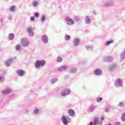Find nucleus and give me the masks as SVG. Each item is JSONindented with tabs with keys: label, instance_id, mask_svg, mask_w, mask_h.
<instances>
[{
	"label": "nucleus",
	"instance_id": "f704fd0d",
	"mask_svg": "<svg viewBox=\"0 0 125 125\" xmlns=\"http://www.w3.org/2000/svg\"><path fill=\"white\" fill-rule=\"evenodd\" d=\"M65 41H69V40H70V36L68 35H66L65 36Z\"/></svg>",
	"mask_w": 125,
	"mask_h": 125
},
{
	"label": "nucleus",
	"instance_id": "bb28decb",
	"mask_svg": "<svg viewBox=\"0 0 125 125\" xmlns=\"http://www.w3.org/2000/svg\"><path fill=\"white\" fill-rule=\"evenodd\" d=\"M57 81H58V79L57 78H54V79H52L51 80V83H56V82H57Z\"/></svg>",
	"mask_w": 125,
	"mask_h": 125
},
{
	"label": "nucleus",
	"instance_id": "6ab92c4d",
	"mask_svg": "<svg viewBox=\"0 0 125 125\" xmlns=\"http://www.w3.org/2000/svg\"><path fill=\"white\" fill-rule=\"evenodd\" d=\"M95 110V106L94 105H91L89 107V112L90 113H92V112H94V110Z\"/></svg>",
	"mask_w": 125,
	"mask_h": 125
},
{
	"label": "nucleus",
	"instance_id": "a878e982",
	"mask_svg": "<svg viewBox=\"0 0 125 125\" xmlns=\"http://www.w3.org/2000/svg\"><path fill=\"white\" fill-rule=\"evenodd\" d=\"M74 19L76 22H80V21H81V18L77 16L74 17Z\"/></svg>",
	"mask_w": 125,
	"mask_h": 125
},
{
	"label": "nucleus",
	"instance_id": "473e14b6",
	"mask_svg": "<svg viewBox=\"0 0 125 125\" xmlns=\"http://www.w3.org/2000/svg\"><path fill=\"white\" fill-rule=\"evenodd\" d=\"M41 21L42 22H44L45 21V15H43L42 17H41Z\"/></svg>",
	"mask_w": 125,
	"mask_h": 125
},
{
	"label": "nucleus",
	"instance_id": "58836bf2",
	"mask_svg": "<svg viewBox=\"0 0 125 125\" xmlns=\"http://www.w3.org/2000/svg\"><path fill=\"white\" fill-rule=\"evenodd\" d=\"M4 81V77L3 76H0V82Z\"/></svg>",
	"mask_w": 125,
	"mask_h": 125
},
{
	"label": "nucleus",
	"instance_id": "f03ea898",
	"mask_svg": "<svg viewBox=\"0 0 125 125\" xmlns=\"http://www.w3.org/2000/svg\"><path fill=\"white\" fill-rule=\"evenodd\" d=\"M62 121L63 124V125H67L69 123H71L72 122V120L68 117L63 116L62 118Z\"/></svg>",
	"mask_w": 125,
	"mask_h": 125
},
{
	"label": "nucleus",
	"instance_id": "b1692460",
	"mask_svg": "<svg viewBox=\"0 0 125 125\" xmlns=\"http://www.w3.org/2000/svg\"><path fill=\"white\" fill-rule=\"evenodd\" d=\"M85 47L87 50H89V49L90 50H92V49H93V46H90L89 45H86Z\"/></svg>",
	"mask_w": 125,
	"mask_h": 125
},
{
	"label": "nucleus",
	"instance_id": "2eb2a0df",
	"mask_svg": "<svg viewBox=\"0 0 125 125\" xmlns=\"http://www.w3.org/2000/svg\"><path fill=\"white\" fill-rule=\"evenodd\" d=\"M21 44L23 46H28L29 42L25 39H22L21 40Z\"/></svg>",
	"mask_w": 125,
	"mask_h": 125
},
{
	"label": "nucleus",
	"instance_id": "f8f14e48",
	"mask_svg": "<svg viewBox=\"0 0 125 125\" xmlns=\"http://www.w3.org/2000/svg\"><path fill=\"white\" fill-rule=\"evenodd\" d=\"M17 74L19 77H23L25 75V71L23 70L19 69L17 71Z\"/></svg>",
	"mask_w": 125,
	"mask_h": 125
},
{
	"label": "nucleus",
	"instance_id": "dca6fc26",
	"mask_svg": "<svg viewBox=\"0 0 125 125\" xmlns=\"http://www.w3.org/2000/svg\"><path fill=\"white\" fill-rule=\"evenodd\" d=\"M94 74L96 76H99L102 74V70L99 68H97L94 71Z\"/></svg>",
	"mask_w": 125,
	"mask_h": 125
},
{
	"label": "nucleus",
	"instance_id": "a19ab883",
	"mask_svg": "<svg viewBox=\"0 0 125 125\" xmlns=\"http://www.w3.org/2000/svg\"><path fill=\"white\" fill-rule=\"evenodd\" d=\"M0 22L1 24H2V23H3V18H0Z\"/></svg>",
	"mask_w": 125,
	"mask_h": 125
},
{
	"label": "nucleus",
	"instance_id": "a211bd4d",
	"mask_svg": "<svg viewBox=\"0 0 125 125\" xmlns=\"http://www.w3.org/2000/svg\"><path fill=\"white\" fill-rule=\"evenodd\" d=\"M85 22L86 24H87L88 25L90 24L91 23V21H90V19L89 18V17L88 16H86L85 17Z\"/></svg>",
	"mask_w": 125,
	"mask_h": 125
},
{
	"label": "nucleus",
	"instance_id": "c03bdc74",
	"mask_svg": "<svg viewBox=\"0 0 125 125\" xmlns=\"http://www.w3.org/2000/svg\"><path fill=\"white\" fill-rule=\"evenodd\" d=\"M93 13L94 14H95V15H96V14H97V12H96V11H95V10H93Z\"/></svg>",
	"mask_w": 125,
	"mask_h": 125
},
{
	"label": "nucleus",
	"instance_id": "1a4fd4ad",
	"mask_svg": "<svg viewBox=\"0 0 125 125\" xmlns=\"http://www.w3.org/2000/svg\"><path fill=\"white\" fill-rule=\"evenodd\" d=\"M42 41L43 43L47 44L48 42V38L47 37V36L45 34L43 35L42 37Z\"/></svg>",
	"mask_w": 125,
	"mask_h": 125
},
{
	"label": "nucleus",
	"instance_id": "37998d69",
	"mask_svg": "<svg viewBox=\"0 0 125 125\" xmlns=\"http://www.w3.org/2000/svg\"><path fill=\"white\" fill-rule=\"evenodd\" d=\"M30 20L31 21H34V20H35V17H30Z\"/></svg>",
	"mask_w": 125,
	"mask_h": 125
},
{
	"label": "nucleus",
	"instance_id": "de8ad7c7",
	"mask_svg": "<svg viewBox=\"0 0 125 125\" xmlns=\"http://www.w3.org/2000/svg\"><path fill=\"white\" fill-rule=\"evenodd\" d=\"M27 112H29V110H27Z\"/></svg>",
	"mask_w": 125,
	"mask_h": 125
},
{
	"label": "nucleus",
	"instance_id": "393cba45",
	"mask_svg": "<svg viewBox=\"0 0 125 125\" xmlns=\"http://www.w3.org/2000/svg\"><path fill=\"white\" fill-rule=\"evenodd\" d=\"M77 68L76 67L72 68L70 69V72L71 73H77Z\"/></svg>",
	"mask_w": 125,
	"mask_h": 125
},
{
	"label": "nucleus",
	"instance_id": "4be33fe9",
	"mask_svg": "<svg viewBox=\"0 0 125 125\" xmlns=\"http://www.w3.org/2000/svg\"><path fill=\"white\" fill-rule=\"evenodd\" d=\"M68 114L69 116H74L75 115V111L72 109H69L68 110Z\"/></svg>",
	"mask_w": 125,
	"mask_h": 125
},
{
	"label": "nucleus",
	"instance_id": "423d86ee",
	"mask_svg": "<svg viewBox=\"0 0 125 125\" xmlns=\"http://www.w3.org/2000/svg\"><path fill=\"white\" fill-rule=\"evenodd\" d=\"M114 85L116 87H121L123 86V82H122V80L120 79H116L114 83Z\"/></svg>",
	"mask_w": 125,
	"mask_h": 125
},
{
	"label": "nucleus",
	"instance_id": "cd10ccee",
	"mask_svg": "<svg viewBox=\"0 0 125 125\" xmlns=\"http://www.w3.org/2000/svg\"><path fill=\"white\" fill-rule=\"evenodd\" d=\"M62 60L63 59L60 56L58 57L57 58V62H62Z\"/></svg>",
	"mask_w": 125,
	"mask_h": 125
},
{
	"label": "nucleus",
	"instance_id": "4c0bfd02",
	"mask_svg": "<svg viewBox=\"0 0 125 125\" xmlns=\"http://www.w3.org/2000/svg\"><path fill=\"white\" fill-rule=\"evenodd\" d=\"M33 6H34V7H35V6H37V5H38V2H37V1H34V2L33 3Z\"/></svg>",
	"mask_w": 125,
	"mask_h": 125
},
{
	"label": "nucleus",
	"instance_id": "0eeeda50",
	"mask_svg": "<svg viewBox=\"0 0 125 125\" xmlns=\"http://www.w3.org/2000/svg\"><path fill=\"white\" fill-rule=\"evenodd\" d=\"M114 60L113 56H108L106 57H104L103 58V60L104 62H112Z\"/></svg>",
	"mask_w": 125,
	"mask_h": 125
},
{
	"label": "nucleus",
	"instance_id": "6e6552de",
	"mask_svg": "<svg viewBox=\"0 0 125 125\" xmlns=\"http://www.w3.org/2000/svg\"><path fill=\"white\" fill-rule=\"evenodd\" d=\"M81 42V39L80 38H75L73 40L72 43L74 46H78Z\"/></svg>",
	"mask_w": 125,
	"mask_h": 125
},
{
	"label": "nucleus",
	"instance_id": "ea45409f",
	"mask_svg": "<svg viewBox=\"0 0 125 125\" xmlns=\"http://www.w3.org/2000/svg\"><path fill=\"white\" fill-rule=\"evenodd\" d=\"M34 16L37 18L39 17V13H35Z\"/></svg>",
	"mask_w": 125,
	"mask_h": 125
},
{
	"label": "nucleus",
	"instance_id": "7c9ffc66",
	"mask_svg": "<svg viewBox=\"0 0 125 125\" xmlns=\"http://www.w3.org/2000/svg\"><path fill=\"white\" fill-rule=\"evenodd\" d=\"M34 114L35 115H38V114H39V109H38V108L36 107L35 108L34 110Z\"/></svg>",
	"mask_w": 125,
	"mask_h": 125
},
{
	"label": "nucleus",
	"instance_id": "49530a36",
	"mask_svg": "<svg viewBox=\"0 0 125 125\" xmlns=\"http://www.w3.org/2000/svg\"><path fill=\"white\" fill-rule=\"evenodd\" d=\"M13 96H14V94H12L9 95L10 97H13Z\"/></svg>",
	"mask_w": 125,
	"mask_h": 125
},
{
	"label": "nucleus",
	"instance_id": "9b49d317",
	"mask_svg": "<svg viewBox=\"0 0 125 125\" xmlns=\"http://www.w3.org/2000/svg\"><path fill=\"white\" fill-rule=\"evenodd\" d=\"M13 62V58H11L8 59L5 62L6 67H10V64H12Z\"/></svg>",
	"mask_w": 125,
	"mask_h": 125
},
{
	"label": "nucleus",
	"instance_id": "aec40b11",
	"mask_svg": "<svg viewBox=\"0 0 125 125\" xmlns=\"http://www.w3.org/2000/svg\"><path fill=\"white\" fill-rule=\"evenodd\" d=\"M14 39V34L13 33H10L8 36V40L9 41H12Z\"/></svg>",
	"mask_w": 125,
	"mask_h": 125
},
{
	"label": "nucleus",
	"instance_id": "79ce46f5",
	"mask_svg": "<svg viewBox=\"0 0 125 125\" xmlns=\"http://www.w3.org/2000/svg\"><path fill=\"white\" fill-rule=\"evenodd\" d=\"M8 20L11 21L12 20V16L11 15H9L8 18Z\"/></svg>",
	"mask_w": 125,
	"mask_h": 125
},
{
	"label": "nucleus",
	"instance_id": "7ed1b4c3",
	"mask_svg": "<svg viewBox=\"0 0 125 125\" xmlns=\"http://www.w3.org/2000/svg\"><path fill=\"white\" fill-rule=\"evenodd\" d=\"M71 93V90L69 88H66L63 89L61 93V95L62 96L64 97L66 95H69Z\"/></svg>",
	"mask_w": 125,
	"mask_h": 125
},
{
	"label": "nucleus",
	"instance_id": "412c9836",
	"mask_svg": "<svg viewBox=\"0 0 125 125\" xmlns=\"http://www.w3.org/2000/svg\"><path fill=\"white\" fill-rule=\"evenodd\" d=\"M114 4V2L109 1L106 3H105L104 5L105 6H111Z\"/></svg>",
	"mask_w": 125,
	"mask_h": 125
},
{
	"label": "nucleus",
	"instance_id": "20e7f679",
	"mask_svg": "<svg viewBox=\"0 0 125 125\" xmlns=\"http://www.w3.org/2000/svg\"><path fill=\"white\" fill-rule=\"evenodd\" d=\"M65 23L67 25H68V26H71L75 24V21L73 19L66 17L65 18Z\"/></svg>",
	"mask_w": 125,
	"mask_h": 125
},
{
	"label": "nucleus",
	"instance_id": "f3484780",
	"mask_svg": "<svg viewBox=\"0 0 125 125\" xmlns=\"http://www.w3.org/2000/svg\"><path fill=\"white\" fill-rule=\"evenodd\" d=\"M67 68H68V66L66 65H62L58 69V71L59 72H63V71H65Z\"/></svg>",
	"mask_w": 125,
	"mask_h": 125
},
{
	"label": "nucleus",
	"instance_id": "c9c22d12",
	"mask_svg": "<svg viewBox=\"0 0 125 125\" xmlns=\"http://www.w3.org/2000/svg\"><path fill=\"white\" fill-rule=\"evenodd\" d=\"M109 110H110V107H106L104 108V111L107 113L109 112Z\"/></svg>",
	"mask_w": 125,
	"mask_h": 125
},
{
	"label": "nucleus",
	"instance_id": "9d476101",
	"mask_svg": "<svg viewBox=\"0 0 125 125\" xmlns=\"http://www.w3.org/2000/svg\"><path fill=\"white\" fill-rule=\"evenodd\" d=\"M26 32L28 34L29 37H34V32H33V28L32 27L27 28Z\"/></svg>",
	"mask_w": 125,
	"mask_h": 125
},
{
	"label": "nucleus",
	"instance_id": "5701e85b",
	"mask_svg": "<svg viewBox=\"0 0 125 125\" xmlns=\"http://www.w3.org/2000/svg\"><path fill=\"white\" fill-rule=\"evenodd\" d=\"M114 42V41L113 40H110L108 41H106L105 43L104 44L105 45H110L111 43H113Z\"/></svg>",
	"mask_w": 125,
	"mask_h": 125
},
{
	"label": "nucleus",
	"instance_id": "4468645a",
	"mask_svg": "<svg viewBox=\"0 0 125 125\" xmlns=\"http://www.w3.org/2000/svg\"><path fill=\"white\" fill-rule=\"evenodd\" d=\"M121 61H124L125 59V48L123 50V52L121 53L120 56Z\"/></svg>",
	"mask_w": 125,
	"mask_h": 125
},
{
	"label": "nucleus",
	"instance_id": "f257e3e1",
	"mask_svg": "<svg viewBox=\"0 0 125 125\" xmlns=\"http://www.w3.org/2000/svg\"><path fill=\"white\" fill-rule=\"evenodd\" d=\"M46 62L44 60H37L35 63V68H39L40 67H43L45 65Z\"/></svg>",
	"mask_w": 125,
	"mask_h": 125
},
{
	"label": "nucleus",
	"instance_id": "c756f323",
	"mask_svg": "<svg viewBox=\"0 0 125 125\" xmlns=\"http://www.w3.org/2000/svg\"><path fill=\"white\" fill-rule=\"evenodd\" d=\"M125 101L120 102L119 104V107H124L125 106Z\"/></svg>",
	"mask_w": 125,
	"mask_h": 125
},
{
	"label": "nucleus",
	"instance_id": "72a5a7b5",
	"mask_svg": "<svg viewBox=\"0 0 125 125\" xmlns=\"http://www.w3.org/2000/svg\"><path fill=\"white\" fill-rule=\"evenodd\" d=\"M10 10L11 11V12H14V11L15 10V7H14V6H12L10 8Z\"/></svg>",
	"mask_w": 125,
	"mask_h": 125
},
{
	"label": "nucleus",
	"instance_id": "2f4dec72",
	"mask_svg": "<svg viewBox=\"0 0 125 125\" xmlns=\"http://www.w3.org/2000/svg\"><path fill=\"white\" fill-rule=\"evenodd\" d=\"M121 120L123 121V122H125V113H123L122 114V117H121Z\"/></svg>",
	"mask_w": 125,
	"mask_h": 125
},
{
	"label": "nucleus",
	"instance_id": "e433bc0d",
	"mask_svg": "<svg viewBox=\"0 0 125 125\" xmlns=\"http://www.w3.org/2000/svg\"><path fill=\"white\" fill-rule=\"evenodd\" d=\"M102 101V98H100V97H98L97 98V102H100V101Z\"/></svg>",
	"mask_w": 125,
	"mask_h": 125
},
{
	"label": "nucleus",
	"instance_id": "a18cd8bd",
	"mask_svg": "<svg viewBox=\"0 0 125 125\" xmlns=\"http://www.w3.org/2000/svg\"><path fill=\"white\" fill-rule=\"evenodd\" d=\"M115 125H121V124L119 122H117L115 123Z\"/></svg>",
	"mask_w": 125,
	"mask_h": 125
},
{
	"label": "nucleus",
	"instance_id": "ddd939ff",
	"mask_svg": "<svg viewBox=\"0 0 125 125\" xmlns=\"http://www.w3.org/2000/svg\"><path fill=\"white\" fill-rule=\"evenodd\" d=\"M116 68L117 64L116 63H113L110 66L109 70L111 72H113V71H115V70H116Z\"/></svg>",
	"mask_w": 125,
	"mask_h": 125
},
{
	"label": "nucleus",
	"instance_id": "c85d7f7f",
	"mask_svg": "<svg viewBox=\"0 0 125 125\" xmlns=\"http://www.w3.org/2000/svg\"><path fill=\"white\" fill-rule=\"evenodd\" d=\"M15 49L17 50V51H19V50L21 49V46H20L19 44L17 45L15 47Z\"/></svg>",
	"mask_w": 125,
	"mask_h": 125
},
{
	"label": "nucleus",
	"instance_id": "39448f33",
	"mask_svg": "<svg viewBox=\"0 0 125 125\" xmlns=\"http://www.w3.org/2000/svg\"><path fill=\"white\" fill-rule=\"evenodd\" d=\"M11 88L9 87H7L4 90L1 91V93L3 94V95H7V94L11 93Z\"/></svg>",
	"mask_w": 125,
	"mask_h": 125
}]
</instances>
